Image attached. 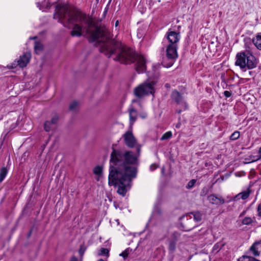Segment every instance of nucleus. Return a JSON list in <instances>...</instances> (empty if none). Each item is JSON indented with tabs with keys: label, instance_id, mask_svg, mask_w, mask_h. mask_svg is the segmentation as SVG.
Masks as SVG:
<instances>
[{
	"label": "nucleus",
	"instance_id": "obj_8",
	"mask_svg": "<svg viewBox=\"0 0 261 261\" xmlns=\"http://www.w3.org/2000/svg\"><path fill=\"white\" fill-rule=\"evenodd\" d=\"M172 99L179 105L182 109L177 110L178 113H180L182 110H185L188 108V105L186 102L184 97L179 92L176 90L173 91L171 94Z\"/></svg>",
	"mask_w": 261,
	"mask_h": 261
},
{
	"label": "nucleus",
	"instance_id": "obj_16",
	"mask_svg": "<svg viewBox=\"0 0 261 261\" xmlns=\"http://www.w3.org/2000/svg\"><path fill=\"white\" fill-rule=\"evenodd\" d=\"M102 172L103 169L101 166H97L93 169V173L97 175V180H99L102 177Z\"/></svg>",
	"mask_w": 261,
	"mask_h": 261
},
{
	"label": "nucleus",
	"instance_id": "obj_31",
	"mask_svg": "<svg viewBox=\"0 0 261 261\" xmlns=\"http://www.w3.org/2000/svg\"><path fill=\"white\" fill-rule=\"evenodd\" d=\"M158 167V165L155 164H151L150 166V171H152L154 170L155 169H156Z\"/></svg>",
	"mask_w": 261,
	"mask_h": 261
},
{
	"label": "nucleus",
	"instance_id": "obj_17",
	"mask_svg": "<svg viewBox=\"0 0 261 261\" xmlns=\"http://www.w3.org/2000/svg\"><path fill=\"white\" fill-rule=\"evenodd\" d=\"M176 240H170L168 246V249L170 253H173L176 249Z\"/></svg>",
	"mask_w": 261,
	"mask_h": 261
},
{
	"label": "nucleus",
	"instance_id": "obj_23",
	"mask_svg": "<svg viewBox=\"0 0 261 261\" xmlns=\"http://www.w3.org/2000/svg\"><path fill=\"white\" fill-rule=\"evenodd\" d=\"M109 250L107 248H101L98 252L99 255H108Z\"/></svg>",
	"mask_w": 261,
	"mask_h": 261
},
{
	"label": "nucleus",
	"instance_id": "obj_40",
	"mask_svg": "<svg viewBox=\"0 0 261 261\" xmlns=\"http://www.w3.org/2000/svg\"><path fill=\"white\" fill-rule=\"evenodd\" d=\"M98 261H104V260L103 259H100Z\"/></svg>",
	"mask_w": 261,
	"mask_h": 261
},
{
	"label": "nucleus",
	"instance_id": "obj_29",
	"mask_svg": "<svg viewBox=\"0 0 261 261\" xmlns=\"http://www.w3.org/2000/svg\"><path fill=\"white\" fill-rule=\"evenodd\" d=\"M139 116L142 118L145 119V118H146L147 117V113L146 112L142 111V112H140V113L139 114Z\"/></svg>",
	"mask_w": 261,
	"mask_h": 261
},
{
	"label": "nucleus",
	"instance_id": "obj_25",
	"mask_svg": "<svg viewBox=\"0 0 261 261\" xmlns=\"http://www.w3.org/2000/svg\"><path fill=\"white\" fill-rule=\"evenodd\" d=\"M195 183H196V180H195V179L191 180L188 183L187 185L186 186L187 189H190L194 187V186L195 185Z\"/></svg>",
	"mask_w": 261,
	"mask_h": 261
},
{
	"label": "nucleus",
	"instance_id": "obj_34",
	"mask_svg": "<svg viewBox=\"0 0 261 261\" xmlns=\"http://www.w3.org/2000/svg\"><path fill=\"white\" fill-rule=\"evenodd\" d=\"M70 261H77V258L75 256H73L71 258Z\"/></svg>",
	"mask_w": 261,
	"mask_h": 261
},
{
	"label": "nucleus",
	"instance_id": "obj_4",
	"mask_svg": "<svg viewBox=\"0 0 261 261\" xmlns=\"http://www.w3.org/2000/svg\"><path fill=\"white\" fill-rule=\"evenodd\" d=\"M132 128H130V129L126 131L122 136V138L124 140V142L125 144L129 148H134L135 147L137 149V153L135 154L133 152H132L133 154L135 155L137 157V163L136 166L138 165V158L140 155V150H141V146L138 143L137 139L134 136L132 132ZM115 150L114 148H113V150ZM115 150H117L115 149ZM122 152H126V151H123L121 150H119ZM131 152V151H130Z\"/></svg>",
	"mask_w": 261,
	"mask_h": 261
},
{
	"label": "nucleus",
	"instance_id": "obj_12",
	"mask_svg": "<svg viewBox=\"0 0 261 261\" xmlns=\"http://www.w3.org/2000/svg\"><path fill=\"white\" fill-rule=\"evenodd\" d=\"M208 199L212 204H222L224 203V199L221 197H217L215 195H211L208 196Z\"/></svg>",
	"mask_w": 261,
	"mask_h": 261
},
{
	"label": "nucleus",
	"instance_id": "obj_30",
	"mask_svg": "<svg viewBox=\"0 0 261 261\" xmlns=\"http://www.w3.org/2000/svg\"><path fill=\"white\" fill-rule=\"evenodd\" d=\"M224 95L226 97H229L231 96V92L228 91H225L224 92Z\"/></svg>",
	"mask_w": 261,
	"mask_h": 261
},
{
	"label": "nucleus",
	"instance_id": "obj_28",
	"mask_svg": "<svg viewBox=\"0 0 261 261\" xmlns=\"http://www.w3.org/2000/svg\"><path fill=\"white\" fill-rule=\"evenodd\" d=\"M58 120V116L57 115H56L53 116V117L52 118V119L50 122H51V124L52 125L56 124L57 123Z\"/></svg>",
	"mask_w": 261,
	"mask_h": 261
},
{
	"label": "nucleus",
	"instance_id": "obj_15",
	"mask_svg": "<svg viewBox=\"0 0 261 261\" xmlns=\"http://www.w3.org/2000/svg\"><path fill=\"white\" fill-rule=\"evenodd\" d=\"M252 43L253 45L258 49H261V35L258 33L255 38L252 39Z\"/></svg>",
	"mask_w": 261,
	"mask_h": 261
},
{
	"label": "nucleus",
	"instance_id": "obj_26",
	"mask_svg": "<svg viewBox=\"0 0 261 261\" xmlns=\"http://www.w3.org/2000/svg\"><path fill=\"white\" fill-rule=\"evenodd\" d=\"M78 106V103L76 101H73L72 102L69 106V109L71 111H75L76 110V108H77Z\"/></svg>",
	"mask_w": 261,
	"mask_h": 261
},
{
	"label": "nucleus",
	"instance_id": "obj_42",
	"mask_svg": "<svg viewBox=\"0 0 261 261\" xmlns=\"http://www.w3.org/2000/svg\"><path fill=\"white\" fill-rule=\"evenodd\" d=\"M242 215H243V214H240V216L241 217V216H242Z\"/></svg>",
	"mask_w": 261,
	"mask_h": 261
},
{
	"label": "nucleus",
	"instance_id": "obj_6",
	"mask_svg": "<svg viewBox=\"0 0 261 261\" xmlns=\"http://www.w3.org/2000/svg\"><path fill=\"white\" fill-rule=\"evenodd\" d=\"M177 45H168L166 48V57L163 60L162 65L166 68L170 67L174 64L178 57L177 52Z\"/></svg>",
	"mask_w": 261,
	"mask_h": 261
},
{
	"label": "nucleus",
	"instance_id": "obj_22",
	"mask_svg": "<svg viewBox=\"0 0 261 261\" xmlns=\"http://www.w3.org/2000/svg\"><path fill=\"white\" fill-rule=\"evenodd\" d=\"M240 137V132L239 131H235L230 136V140H236Z\"/></svg>",
	"mask_w": 261,
	"mask_h": 261
},
{
	"label": "nucleus",
	"instance_id": "obj_5",
	"mask_svg": "<svg viewBox=\"0 0 261 261\" xmlns=\"http://www.w3.org/2000/svg\"><path fill=\"white\" fill-rule=\"evenodd\" d=\"M154 82L147 81L140 84L134 89V93L138 98H142L149 94H153L154 92Z\"/></svg>",
	"mask_w": 261,
	"mask_h": 261
},
{
	"label": "nucleus",
	"instance_id": "obj_35",
	"mask_svg": "<svg viewBox=\"0 0 261 261\" xmlns=\"http://www.w3.org/2000/svg\"><path fill=\"white\" fill-rule=\"evenodd\" d=\"M193 227H194V226H191L189 227L188 228V229L189 230H190V229H192V228H193Z\"/></svg>",
	"mask_w": 261,
	"mask_h": 261
},
{
	"label": "nucleus",
	"instance_id": "obj_41",
	"mask_svg": "<svg viewBox=\"0 0 261 261\" xmlns=\"http://www.w3.org/2000/svg\"><path fill=\"white\" fill-rule=\"evenodd\" d=\"M15 65H16V64L14 63V67H15Z\"/></svg>",
	"mask_w": 261,
	"mask_h": 261
},
{
	"label": "nucleus",
	"instance_id": "obj_37",
	"mask_svg": "<svg viewBox=\"0 0 261 261\" xmlns=\"http://www.w3.org/2000/svg\"><path fill=\"white\" fill-rule=\"evenodd\" d=\"M14 67L13 65H11L9 67V68H13Z\"/></svg>",
	"mask_w": 261,
	"mask_h": 261
},
{
	"label": "nucleus",
	"instance_id": "obj_39",
	"mask_svg": "<svg viewBox=\"0 0 261 261\" xmlns=\"http://www.w3.org/2000/svg\"><path fill=\"white\" fill-rule=\"evenodd\" d=\"M176 127L177 128H178V127H179V124H177V125H176Z\"/></svg>",
	"mask_w": 261,
	"mask_h": 261
},
{
	"label": "nucleus",
	"instance_id": "obj_32",
	"mask_svg": "<svg viewBox=\"0 0 261 261\" xmlns=\"http://www.w3.org/2000/svg\"><path fill=\"white\" fill-rule=\"evenodd\" d=\"M85 251V249L84 248H83V247L82 246H81L79 250V253H80V255H82L84 253Z\"/></svg>",
	"mask_w": 261,
	"mask_h": 261
},
{
	"label": "nucleus",
	"instance_id": "obj_33",
	"mask_svg": "<svg viewBox=\"0 0 261 261\" xmlns=\"http://www.w3.org/2000/svg\"><path fill=\"white\" fill-rule=\"evenodd\" d=\"M257 211L259 216L261 215V204H259L257 207Z\"/></svg>",
	"mask_w": 261,
	"mask_h": 261
},
{
	"label": "nucleus",
	"instance_id": "obj_10",
	"mask_svg": "<svg viewBox=\"0 0 261 261\" xmlns=\"http://www.w3.org/2000/svg\"><path fill=\"white\" fill-rule=\"evenodd\" d=\"M31 58V54L30 53H26L20 57L19 60L17 61V64L20 67H24L27 66Z\"/></svg>",
	"mask_w": 261,
	"mask_h": 261
},
{
	"label": "nucleus",
	"instance_id": "obj_38",
	"mask_svg": "<svg viewBox=\"0 0 261 261\" xmlns=\"http://www.w3.org/2000/svg\"><path fill=\"white\" fill-rule=\"evenodd\" d=\"M261 152V147H260L258 149V153H260Z\"/></svg>",
	"mask_w": 261,
	"mask_h": 261
},
{
	"label": "nucleus",
	"instance_id": "obj_14",
	"mask_svg": "<svg viewBox=\"0 0 261 261\" xmlns=\"http://www.w3.org/2000/svg\"><path fill=\"white\" fill-rule=\"evenodd\" d=\"M260 242H255L250 248V251L255 256H258L260 254L259 248L258 246L259 245Z\"/></svg>",
	"mask_w": 261,
	"mask_h": 261
},
{
	"label": "nucleus",
	"instance_id": "obj_24",
	"mask_svg": "<svg viewBox=\"0 0 261 261\" xmlns=\"http://www.w3.org/2000/svg\"><path fill=\"white\" fill-rule=\"evenodd\" d=\"M253 222V220L250 217H245L242 220V223L244 225H249Z\"/></svg>",
	"mask_w": 261,
	"mask_h": 261
},
{
	"label": "nucleus",
	"instance_id": "obj_7",
	"mask_svg": "<svg viewBox=\"0 0 261 261\" xmlns=\"http://www.w3.org/2000/svg\"><path fill=\"white\" fill-rule=\"evenodd\" d=\"M137 105L138 107L140 108L141 109L142 108V106L140 100L138 99H133L132 100V104L130 106L128 111H129V123H130V127L132 128V126L134 124V122L136 121L137 118L138 113L136 110L137 107L136 106Z\"/></svg>",
	"mask_w": 261,
	"mask_h": 261
},
{
	"label": "nucleus",
	"instance_id": "obj_21",
	"mask_svg": "<svg viewBox=\"0 0 261 261\" xmlns=\"http://www.w3.org/2000/svg\"><path fill=\"white\" fill-rule=\"evenodd\" d=\"M52 124L49 121H46L44 124V128L46 132H49L51 130Z\"/></svg>",
	"mask_w": 261,
	"mask_h": 261
},
{
	"label": "nucleus",
	"instance_id": "obj_13",
	"mask_svg": "<svg viewBox=\"0 0 261 261\" xmlns=\"http://www.w3.org/2000/svg\"><path fill=\"white\" fill-rule=\"evenodd\" d=\"M250 194V190L248 189L246 191H244L243 192H242L238 194H237L234 197V200H238L240 199H242L243 200L246 199L249 196Z\"/></svg>",
	"mask_w": 261,
	"mask_h": 261
},
{
	"label": "nucleus",
	"instance_id": "obj_36",
	"mask_svg": "<svg viewBox=\"0 0 261 261\" xmlns=\"http://www.w3.org/2000/svg\"><path fill=\"white\" fill-rule=\"evenodd\" d=\"M119 22L118 21H116L115 22V26L117 27L118 25Z\"/></svg>",
	"mask_w": 261,
	"mask_h": 261
},
{
	"label": "nucleus",
	"instance_id": "obj_20",
	"mask_svg": "<svg viewBox=\"0 0 261 261\" xmlns=\"http://www.w3.org/2000/svg\"><path fill=\"white\" fill-rule=\"evenodd\" d=\"M172 135V133L171 132L169 131L166 133H165L161 137V140H165L170 139Z\"/></svg>",
	"mask_w": 261,
	"mask_h": 261
},
{
	"label": "nucleus",
	"instance_id": "obj_18",
	"mask_svg": "<svg viewBox=\"0 0 261 261\" xmlns=\"http://www.w3.org/2000/svg\"><path fill=\"white\" fill-rule=\"evenodd\" d=\"M8 173V170L5 167H3L0 172V182L4 179Z\"/></svg>",
	"mask_w": 261,
	"mask_h": 261
},
{
	"label": "nucleus",
	"instance_id": "obj_19",
	"mask_svg": "<svg viewBox=\"0 0 261 261\" xmlns=\"http://www.w3.org/2000/svg\"><path fill=\"white\" fill-rule=\"evenodd\" d=\"M34 49L36 54H39L43 49V45L41 43L36 42L34 46Z\"/></svg>",
	"mask_w": 261,
	"mask_h": 261
},
{
	"label": "nucleus",
	"instance_id": "obj_9",
	"mask_svg": "<svg viewBox=\"0 0 261 261\" xmlns=\"http://www.w3.org/2000/svg\"><path fill=\"white\" fill-rule=\"evenodd\" d=\"M167 38L170 43L169 45L175 44L177 45V43L180 38V35L179 33L174 31H169L167 33Z\"/></svg>",
	"mask_w": 261,
	"mask_h": 261
},
{
	"label": "nucleus",
	"instance_id": "obj_3",
	"mask_svg": "<svg viewBox=\"0 0 261 261\" xmlns=\"http://www.w3.org/2000/svg\"><path fill=\"white\" fill-rule=\"evenodd\" d=\"M235 65L239 66L244 71L247 69L254 68L256 65L255 57L249 52L244 51L238 53L236 57Z\"/></svg>",
	"mask_w": 261,
	"mask_h": 261
},
{
	"label": "nucleus",
	"instance_id": "obj_2",
	"mask_svg": "<svg viewBox=\"0 0 261 261\" xmlns=\"http://www.w3.org/2000/svg\"><path fill=\"white\" fill-rule=\"evenodd\" d=\"M137 157L130 151L113 150L111 153L108 184L118 185L117 193L124 196L137 176Z\"/></svg>",
	"mask_w": 261,
	"mask_h": 261
},
{
	"label": "nucleus",
	"instance_id": "obj_1",
	"mask_svg": "<svg viewBox=\"0 0 261 261\" xmlns=\"http://www.w3.org/2000/svg\"><path fill=\"white\" fill-rule=\"evenodd\" d=\"M54 17H58L64 27L72 28V36L85 35L90 42L99 43L100 51L107 57L114 55V60L125 64L136 61L137 71L142 73L145 71L146 61L143 56L134 54L130 48L111 39L107 29L96 24L91 17L80 12L71 11L66 5H58Z\"/></svg>",
	"mask_w": 261,
	"mask_h": 261
},
{
	"label": "nucleus",
	"instance_id": "obj_11",
	"mask_svg": "<svg viewBox=\"0 0 261 261\" xmlns=\"http://www.w3.org/2000/svg\"><path fill=\"white\" fill-rule=\"evenodd\" d=\"M192 216L193 217V220L196 222H200L202 219V214L199 212H193L191 213L188 215H187L186 216H183L181 219L184 221L185 218H187V220H188V217L189 216L190 217V221L192 222L193 220L192 219Z\"/></svg>",
	"mask_w": 261,
	"mask_h": 261
},
{
	"label": "nucleus",
	"instance_id": "obj_27",
	"mask_svg": "<svg viewBox=\"0 0 261 261\" xmlns=\"http://www.w3.org/2000/svg\"><path fill=\"white\" fill-rule=\"evenodd\" d=\"M129 253V248L125 249L124 251H123L120 255L123 257L124 259H125L127 257Z\"/></svg>",
	"mask_w": 261,
	"mask_h": 261
}]
</instances>
